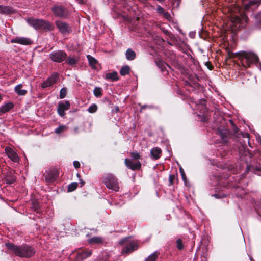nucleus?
Here are the masks:
<instances>
[{"label":"nucleus","instance_id":"f704fd0d","mask_svg":"<svg viewBox=\"0 0 261 261\" xmlns=\"http://www.w3.org/2000/svg\"><path fill=\"white\" fill-rule=\"evenodd\" d=\"M97 110V106L96 104H93L88 108V112L90 113H95Z\"/></svg>","mask_w":261,"mask_h":261},{"label":"nucleus","instance_id":"ea45409f","mask_svg":"<svg viewBox=\"0 0 261 261\" xmlns=\"http://www.w3.org/2000/svg\"><path fill=\"white\" fill-rule=\"evenodd\" d=\"M256 4H257L258 6L259 5L258 0L250 1L248 3V7H250Z\"/></svg>","mask_w":261,"mask_h":261},{"label":"nucleus","instance_id":"09e8293b","mask_svg":"<svg viewBox=\"0 0 261 261\" xmlns=\"http://www.w3.org/2000/svg\"><path fill=\"white\" fill-rule=\"evenodd\" d=\"M163 11V9L161 6H159L158 7V12L159 13H161Z\"/></svg>","mask_w":261,"mask_h":261},{"label":"nucleus","instance_id":"c756f323","mask_svg":"<svg viewBox=\"0 0 261 261\" xmlns=\"http://www.w3.org/2000/svg\"><path fill=\"white\" fill-rule=\"evenodd\" d=\"M87 57L88 59L90 65L94 67L97 63L96 60L90 55H88Z\"/></svg>","mask_w":261,"mask_h":261},{"label":"nucleus","instance_id":"aec40b11","mask_svg":"<svg viewBox=\"0 0 261 261\" xmlns=\"http://www.w3.org/2000/svg\"><path fill=\"white\" fill-rule=\"evenodd\" d=\"M89 244H99L103 242V239L100 237H94L89 239L88 241Z\"/></svg>","mask_w":261,"mask_h":261},{"label":"nucleus","instance_id":"f3484780","mask_svg":"<svg viewBox=\"0 0 261 261\" xmlns=\"http://www.w3.org/2000/svg\"><path fill=\"white\" fill-rule=\"evenodd\" d=\"M14 13V10L11 7L0 6V13L2 14H10Z\"/></svg>","mask_w":261,"mask_h":261},{"label":"nucleus","instance_id":"1a4fd4ad","mask_svg":"<svg viewBox=\"0 0 261 261\" xmlns=\"http://www.w3.org/2000/svg\"><path fill=\"white\" fill-rule=\"evenodd\" d=\"M5 153L8 157L14 162L19 161V158L16 152L11 147H6L5 149Z\"/></svg>","mask_w":261,"mask_h":261},{"label":"nucleus","instance_id":"a18cd8bd","mask_svg":"<svg viewBox=\"0 0 261 261\" xmlns=\"http://www.w3.org/2000/svg\"><path fill=\"white\" fill-rule=\"evenodd\" d=\"M15 181V179L14 178H13V177L11 178L10 179H9L8 178L7 179V181L9 184H12V183L14 182Z\"/></svg>","mask_w":261,"mask_h":261},{"label":"nucleus","instance_id":"4be33fe9","mask_svg":"<svg viewBox=\"0 0 261 261\" xmlns=\"http://www.w3.org/2000/svg\"><path fill=\"white\" fill-rule=\"evenodd\" d=\"M125 56L128 60H133L136 58V53L131 48H128L126 51Z\"/></svg>","mask_w":261,"mask_h":261},{"label":"nucleus","instance_id":"a878e982","mask_svg":"<svg viewBox=\"0 0 261 261\" xmlns=\"http://www.w3.org/2000/svg\"><path fill=\"white\" fill-rule=\"evenodd\" d=\"M130 70V69L128 66H124L121 68L120 71V73L121 75L124 76L128 74L129 73Z\"/></svg>","mask_w":261,"mask_h":261},{"label":"nucleus","instance_id":"a19ab883","mask_svg":"<svg viewBox=\"0 0 261 261\" xmlns=\"http://www.w3.org/2000/svg\"><path fill=\"white\" fill-rule=\"evenodd\" d=\"M179 170H180V172L181 173V175L183 180H186V174L185 173L184 169L181 167H180L179 169Z\"/></svg>","mask_w":261,"mask_h":261},{"label":"nucleus","instance_id":"72a5a7b5","mask_svg":"<svg viewBox=\"0 0 261 261\" xmlns=\"http://www.w3.org/2000/svg\"><path fill=\"white\" fill-rule=\"evenodd\" d=\"M77 186H78L77 183L73 182V183L70 184L68 186V191L69 192L73 191L77 188Z\"/></svg>","mask_w":261,"mask_h":261},{"label":"nucleus","instance_id":"cd10ccee","mask_svg":"<svg viewBox=\"0 0 261 261\" xmlns=\"http://www.w3.org/2000/svg\"><path fill=\"white\" fill-rule=\"evenodd\" d=\"M78 59L77 58L69 57L67 59L66 63L70 65H74L76 63Z\"/></svg>","mask_w":261,"mask_h":261},{"label":"nucleus","instance_id":"2eb2a0df","mask_svg":"<svg viewBox=\"0 0 261 261\" xmlns=\"http://www.w3.org/2000/svg\"><path fill=\"white\" fill-rule=\"evenodd\" d=\"M70 103L66 101L65 103H59L58 107V112L60 116H63L65 115V111L67 110L70 108Z\"/></svg>","mask_w":261,"mask_h":261},{"label":"nucleus","instance_id":"a211bd4d","mask_svg":"<svg viewBox=\"0 0 261 261\" xmlns=\"http://www.w3.org/2000/svg\"><path fill=\"white\" fill-rule=\"evenodd\" d=\"M161 153V149L158 147H154L150 151L151 155L154 160L159 159Z\"/></svg>","mask_w":261,"mask_h":261},{"label":"nucleus","instance_id":"c03bdc74","mask_svg":"<svg viewBox=\"0 0 261 261\" xmlns=\"http://www.w3.org/2000/svg\"><path fill=\"white\" fill-rule=\"evenodd\" d=\"M199 103L201 106H204L206 105V100L202 99L199 100Z\"/></svg>","mask_w":261,"mask_h":261},{"label":"nucleus","instance_id":"e433bc0d","mask_svg":"<svg viewBox=\"0 0 261 261\" xmlns=\"http://www.w3.org/2000/svg\"><path fill=\"white\" fill-rule=\"evenodd\" d=\"M254 18L257 23L261 24V11L254 15Z\"/></svg>","mask_w":261,"mask_h":261},{"label":"nucleus","instance_id":"ddd939ff","mask_svg":"<svg viewBox=\"0 0 261 261\" xmlns=\"http://www.w3.org/2000/svg\"><path fill=\"white\" fill-rule=\"evenodd\" d=\"M125 165L133 170H139L141 168V163L139 161L134 163L131 160L126 159L124 161Z\"/></svg>","mask_w":261,"mask_h":261},{"label":"nucleus","instance_id":"603ef678","mask_svg":"<svg viewBox=\"0 0 261 261\" xmlns=\"http://www.w3.org/2000/svg\"><path fill=\"white\" fill-rule=\"evenodd\" d=\"M81 184H82V185H83L84 184V182L83 181H81Z\"/></svg>","mask_w":261,"mask_h":261},{"label":"nucleus","instance_id":"f8f14e48","mask_svg":"<svg viewBox=\"0 0 261 261\" xmlns=\"http://www.w3.org/2000/svg\"><path fill=\"white\" fill-rule=\"evenodd\" d=\"M58 74H55L48 77L45 81L41 84V87L43 88L48 87L56 83L58 78Z\"/></svg>","mask_w":261,"mask_h":261},{"label":"nucleus","instance_id":"3c124183","mask_svg":"<svg viewBox=\"0 0 261 261\" xmlns=\"http://www.w3.org/2000/svg\"><path fill=\"white\" fill-rule=\"evenodd\" d=\"M258 2L259 5L261 4V0H258Z\"/></svg>","mask_w":261,"mask_h":261},{"label":"nucleus","instance_id":"864d4df0","mask_svg":"<svg viewBox=\"0 0 261 261\" xmlns=\"http://www.w3.org/2000/svg\"><path fill=\"white\" fill-rule=\"evenodd\" d=\"M79 176H80V175H79V174H77V177H79Z\"/></svg>","mask_w":261,"mask_h":261},{"label":"nucleus","instance_id":"7c9ffc66","mask_svg":"<svg viewBox=\"0 0 261 261\" xmlns=\"http://www.w3.org/2000/svg\"><path fill=\"white\" fill-rule=\"evenodd\" d=\"M32 207L34 210V211L38 212L40 207V205L37 200H33L32 201Z\"/></svg>","mask_w":261,"mask_h":261},{"label":"nucleus","instance_id":"b1692460","mask_svg":"<svg viewBox=\"0 0 261 261\" xmlns=\"http://www.w3.org/2000/svg\"><path fill=\"white\" fill-rule=\"evenodd\" d=\"M242 51L238 52V53H233L232 51H230L228 50V55L229 58H237L239 60L241 61L242 59Z\"/></svg>","mask_w":261,"mask_h":261},{"label":"nucleus","instance_id":"58836bf2","mask_svg":"<svg viewBox=\"0 0 261 261\" xmlns=\"http://www.w3.org/2000/svg\"><path fill=\"white\" fill-rule=\"evenodd\" d=\"M131 156L135 160L139 159L140 158V155L138 152H132L131 153Z\"/></svg>","mask_w":261,"mask_h":261},{"label":"nucleus","instance_id":"f257e3e1","mask_svg":"<svg viewBox=\"0 0 261 261\" xmlns=\"http://www.w3.org/2000/svg\"><path fill=\"white\" fill-rule=\"evenodd\" d=\"M6 246L16 256L20 257L29 258L34 255L35 253L34 248L27 245L17 246L11 243H6Z\"/></svg>","mask_w":261,"mask_h":261},{"label":"nucleus","instance_id":"6ab92c4d","mask_svg":"<svg viewBox=\"0 0 261 261\" xmlns=\"http://www.w3.org/2000/svg\"><path fill=\"white\" fill-rule=\"evenodd\" d=\"M14 107V105L12 102H9L6 103L5 105L0 107V113H5L9 111Z\"/></svg>","mask_w":261,"mask_h":261},{"label":"nucleus","instance_id":"6e6552de","mask_svg":"<svg viewBox=\"0 0 261 261\" xmlns=\"http://www.w3.org/2000/svg\"><path fill=\"white\" fill-rule=\"evenodd\" d=\"M55 23L59 30L62 34L69 33L71 30V27L65 22L57 20Z\"/></svg>","mask_w":261,"mask_h":261},{"label":"nucleus","instance_id":"473e14b6","mask_svg":"<svg viewBox=\"0 0 261 261\" xmlns=\"http://www.w3.org/2000/svg\"><path fill=\"white\" fill-rule=\"evenodd\" d=\"M94 94L96 97H100L102 95L101 88L99 87H96L94 90Z\"/></svg>","mask_w":261,"mask_h":261},{"label":"nucleus","instance_id":"de8ad7c7","mask_svg":"<svg viewBox=\"0 0 261 261\" xmlns=\"http://www.w3.org/2000/svg\"><path fill=\"white\" fill-rule=\"evenodd\" d=\"M238 132H239V129L237 127L234 126V127H233L234 134H236V135H237L238 134Z\"/></svg>","mask_w":261,"mask_h":261},{"label":"nucleus","instance_id":"4468645a","mask_svg":"<svg viewBox=\"0 0 261 261\" xmlns=\"http://www.w3.org/2000/svg\"><path fill=\"white\" fill-rule=\"evenodd\" d=\"M11 43H19L23 45H30L32 43V41L30 39L26 37H17L16 38L12 39L11 40Z\"/></svg>","mask_w":261,"mask_h":261},{"label":"nucleus","instance_id":"393cba45","mask_svg":"<svg viewBox=\"0 0 261 261\" xmlns=\"http://www.w3.org/2000/svg\"><path fill=\"white\" fill-rule=\"evenodd\" d=\"M106 79L107 80H111L112 81H116L118 79L117 73L116 72L108 73L106 75Z\"/></svg>","mask_w":261,"mask_h":261},{"label":"nucleus","instance_id":"4c0bfd02","mask_svg":"<svg viewBox=\"0 0 261 261\" xmlns=\"http://www.w3.org/2000/svg\"><path fill=\"white\" fill-rule=\"evenodd\" d=\"M176 246L178 249L179 250H182L183 249L182 242L180 239H178L177 240Z\"/></svg>","mask_w":261,"mask_h":261},{"label":"nucleus","instance_id":"39448f33","mask_svg":"<svg viewBox=\"0 0 261 261\" xmlns=\"http://www.w3.org/2000/svg\"><path fill=\"white\" fill-rule=\"evenodd\" d=\"M104 182L108 188L115 191H119V186L117 179L112 175H108L105 178Z\"/></svg>","mask_w":261,"mask_h":261},{"label":"nucleus","instance_id":"423d86ee","mask_svg":"<svg viewBox=\"0 0 261 261\" xmlns=\"http://www.w3.org/2000/svg\"><path fill=\"white\" fill-rule=\"evenodd\" d=\"M49 57L53 61L60 63L66 59L67 54L62 50H58L50 54Z\"/></svg>","mask_w":261,"mask_h":261},{"label":"nucleus","instance_id":"5fc2aeb1","mask_svg":"<svg viewBox=\"0 0 261 261\" xmlns=\"http://www.w3.org/2000/svg\"><path fill=\"white\" fill-rule=\"evenodd\" d=\"M2 99V97L0 95V100Z\"/></svg>","mask_w":261,"mask_h":261},{"label":"nucleus","instance_id":"dca6fc26","mask_svg":"<svg viewBox=\"0 0 261 261\" xmlns=\"http://www.w3.org/2000/svg\"><path fill=\"white\" fill-rule=\"evenodd\" d=\"M217 133L221 137L222 139L224 142H226L227 141V138L230 135V132L228 129L221 127L218 128Z\"/></svg>","mask_w":261,"mask_h":261},{"label":"nucleus","instance_id":"5701e85b","mask_svg":"<svg viewBox=\"0 0 261 261\" xmlns=\"http://www.w3.org/2000/svg\"><path fill=\"white\" fill-rule=\"evenodd\" d=\"M22 84H19L15 87V92H16L19 95H24L27 93V90L22 89Z\"/></svg>","mask_w":261,"mask_h":261},{"label":"nucleus","instance_id":"9b49d317","mask_svg":"<svg viewBox=\"0 0 261 261\" xmlns=\"http://www.w3.org/2000/svg\"><path fill=\"white\" fill-rule=\"evenodd\" d=\"M52 11L57 16L61 17H66L68 15L67 10L61 6H55L53 7Z\"/></svg>","mask_w":261,"mask_h":261},{"label":"nucleus","instance_id":"0eeeda50","mask_svg":"<svg viewBox=\"0 0 261 261\" xmlns=\"http://www.w3.org/2000/svg\"><path fill=\"white\" fill-rule=\"evenodd\" d=\"M59 175V171L57 169H54L48 172L45 175V180L47 183L53 182Z\"/></svg>","mask_w":261,"mask_h":261},{"label":"nucleus","instance_id":"9d476101","mask_svg":"<svg viewBox=\"0 0 261 261\" xmlns=\"http://www.w3.org/2000/svg\"><path fill=\"white\" fill-rule=\"evenodd\" d=\"M92 250L90 249H85L79 252L76 256L75 259L77 261H82L91 255Z\"/></svg>","mask_w":261,"mask_h":261},{"label":"nucleus","instance_id":"f03ea898","mask_svg":"<svg viewBox=\"0 0 261 261\" xmlns=\"http://www.w3.org/2000/svg\"><path fill=\"white\" fill-rule=\"evenodd\" d=\"M28 23L35 29L41 30L44 31H50L54 29V26L48 21L42 19L29 18Z\"/></svg>","mask_w":261,"mask_h":261},{"label":"nucleus","instance_id":"37998d69","mask_svg":"<svg viewBox=\"0 0 261 261\" xmlns=\"http://www.w3.org/2000/svg\"><path fill=\"white\" fill-rule=\"evenodd\" d=\"M73 165L75 168H79L80 167V163L78 161H74L73 162Z\"/></svg>","mask_w":261,"mask_h":261},{"label":"nucleus","instance_id":"c9c22d12","mask_svg":"<svg viewBox=\"0 0 261 261\" xmlns=\"http://www.w3.org/2000/svg\"><path fill=\"white\" fill-rule=\"evenodd\" d=\"M67 93V89L66 88H63L61 89L60 92V98L63 99L65 97Z\"/></svg>","mask_w":261,"mask_h":261},{"label":"nucleus","instance_id":"2f4dec72","mask_svg":"<svg viewBox=\"0 0 261 261\" xmlns=\"http://www.w3.org/2000/svg\"><path fill=\"white\" fill-rule=\"evenodd\" d=\"M67 128V126L65 125H62L58 127L55 130V133L57 134H59L62 132H63L64 130H66Z\"/></svg>","mask_w":261,"mask_h":261},{"label":"nucleus","instance_id":"8fccbe9b","mask_svg":"<svg viewBox=\"0 0 261 261\" xmlns=\"http://www.w3.org/2000/svg\"><path fill=\"white\" fill-rule=\"evenodd\" d=\"M78 127H76L74 128V133H78Z\"/></svg>","mask_w":261,"mask_h":261},{"label":"nucleus","instance_id":"79ce46f5","mask_svg":"<svg viewBox=\"0 0 261 261\" xmlns=\"http://www.w3.org/2000/svg\"><path fill=\"white\" fill-rule=\"evenodd\" d=\"M175 178V176L174 175H170L169 178V181L170 185L173 184V181Z\"/></svg>","mask_w":261,"mask_h":261},{"label":"nucleus","instance_id":"412c9836","mask_svg":"<svg viewBox=\"0 0 261 261\" xmlns=\"http://www.w3.org/2000/svg\"><path fill=\"white\" fill-rule=\"evenodd\" d=\"M242 19H244L245 21H246L247 18L245 15H242V18H240L238 16H232L231 18V21L233 24H238L241 23Z\"/></svg>","mask_w":261,"mask_h":261},{"label":"nucleus","instance_id":"7ed1b4c3","mask_svg":"<svg viewBox=\"0 0 261 261\" xmlns=\"http://www.w3.org/2000/svg\"><path fill=\"white\" fill-rule=\"evenodd\" d=\"M241 63L243 67L248 68L252 63H256L258 61V57L254 54L242 51Z\"/></svg>","mask_w":261,"mask_h":261},{"label":"nucleus","instance_id":"bb28decb","mask_svg":"<svg viewBox=\"0 0 261 261\" xmlns=\"http://www.w3.org/2000/svg\"><path fill=\"white\" fill-rule=\"evenodd\" d=\"M156 64L158 67L160 68L162 71H164L166 70V66L167 65L164 62L161 60L156 61Z\"/></svg>","mask_w":261,"mask_h":261},{"label":"nucleus","instance_id":"20e7f679","mask_svg":"<svg viewBox=\"0 0 261 261\" xmlns=\"http://www.w3.org/2000/svg\"><path fill=\"white\" fill-rule=\"evenodd\" d=\"M121 245H126L122 249L121 253L123 254H129L135 250H136L138 248V243L134 241L128 242L127 238H125L119 242Z\"/></svg>","mask_w":261,"mask_h":261},{"label":"nucleus","instance_id":"c85d7f7f","mask_svg":"<svg viewBox=\"0 0 261 261\" xmlns=\"http://www.w3.org/2000/svg\"><path fill=\"white\" fill-rule=\"evenodd\" d=\"M159 253L157 252H154L145 260V261H155L158 258Z\"/></svg>","mask_w":261,"mask_h":261},{"label":"nucleus","instance_id":"49530a36","mask_svg":"<svg viewBox=\"0 0 261 261\" xmlns=\"http://www.w3.org/2000/svg\"><path fill=\"white\" fill-rule=\"evenodd\" d=\"M205 65L207 66V68L210 69V70H212V68H213V66H212V65L211 64V63L210 62H206L205 63Z\"/></svg>","mask_w":261,"mask_h":261}]
</instances>
